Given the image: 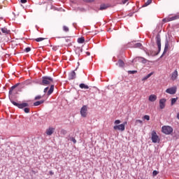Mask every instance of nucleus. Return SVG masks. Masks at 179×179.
I'll use <instances>...</instances> for the list:
<instances>
[{"label": "nucleus", "instance_id": "f257e3e1", "mask_svg": "<svg viewBox=\"0 0 179 179\" xmlns=\"http://www.w3.org/2000/svg\"><path fill=\"white\" fill-rule=\"evenodd\" d=\"M156 43L158 47V51H154L153 50H150V54L152 57H156V55H159L160 51H162V38H160V34H157L156 36Z\"/></svg>", "mask_w": 179, "mask_h": 179}, {"label": "nucleus", "instance_id": "f03ea898", "mask_svg": "<svg viewBox=\"0 0 179 179\" xmlns=\"http://www.w3.org/2000/svg\"><path fill=\"white\" fill-rule=\"evenodd\" d=\"M10 102L12 103V104H13V106H15V107H18V108H21V109L24 108V113H30V108H26V107H29V103H18L11 99H10Z\"/></svg>", "mask_w": 179, "mask_h": 179}, {"label": "nucleus", "instance_id": "7ed1b4c3", "mask_svg": "<svg viewBox=\"0 0 179 179\" xmlns=\"http://www.w3.org/2000/svg\"><path fill=\"white\" fill-rule=\"evenodd\" d=\"M52 82H54V79H52V78L50 76H43L42 81L38 83L42 86H48V85H50Z\"/></svg>", "mask_w": 179, "mask_h": 179}, {"label": "nucleus", "instance_id": "20e7f679", "mask_svg": "<svg viewBox=\"0 0 179 179\" xmlns=\"http://www.w3.org/2000/svg\"><path fill=\"white\" fill-rule=\"evenodd\" d=\"M162 131L163 134H165V135H170L173 133V127L170 126H163Z\"/></svg>", "mask_w": 179, "mask_h": 179}, {"label": "nucleus", "instance_id": "39448f33", "mask_svg": "<svg viewBox=\"0 0 179 179\" xmlns=\"http://www.w3.org/2000/svg\"><path fill=\"white\" fill-rule=\"evenodd\" d=\"M81 116L84 118L87 115V106H83L80 109Z\"/></svg>", "mask_w": 179, "mask_h": 179}, {"label": "nucleus", "instance_id": "423d86ee", "mask_svg": "<svg viewBox=\"0 0 179 179\" xmlns=\"http://www.w3.org/2000/svg\"><path fill=\"white\" fill-rule=\"evenodd\" d=\"M151 139H152L153 143H157V142L159 141V136H157V133H156V131H153L152 132Z\"/></svg>", "mask_w": 179, "mask_h": 179}, {"label": "nucleus", "instance_id": "0eeeda50", "mask_svg": "<svg viewBox=\"0 0 179 179\" xmlns=\"http://www.w3.org/2000/svg\"><path fill=\"white\" fill-rule=\"evenodd\" d=\"M113 129H115V131H125V124H119V125H115L113 127Z\"/></svg>", "mask_w": 179, "mask_h": 179}, {"label": "nucleus", "instance_id": "6e6552de", "mask_svg": "<svg viewBox=\"0 0 179 179\" xmlns=\"http://www.w3.org/2000/svg\"><path fill=\"white\" fill-rule=\"evenodd\" d=\"M176 92H177V87H176L168 88L166 90V92L169 93V94H176Z\"/></svg>", "mask_w": 179, "mask_h": 179}, {"label": "nucleus", "instance_id": "1a4fd4ad", "mask_svg": "<svg viewBox=\"0 0 179 179\" xmlns=\"http://www.w3.org/2000/svg\"><path fill=\"white\" fill-rule=\"evenodd\" d=\"M169 47H170V44H169V40L166 39L164 50L160 58H163V56L164 55V54L167 52V50H169Z\"/></svg>", "mask_w": 179, "mask_h": 179}, {"label": "nucleus", "instance_id": "9d476101", "mask_svg": "<svg viewBox=\"0 0 179 179\" xmlns=\"http://www.w3.org/2000/svg\"><path fill=\"white\" fill-rule=\"evenodd\" d=\"M73 79H76V73L75 71L69 73V80H73Z\"/></svg>", "mask_w": 179, "mask_h": 179}, {"label": "nucleus", "instance_id": "9b49d317", "mask_svg": "<svg viewBox=\"0 0 179 179\" xmlns=\"http://www.w3.org/2000/svg\"><path fill=\"white\" fill-rule=\"evenodd\" d=\"M166 99H162L159 100V108H161V110H163V108L166 107Z\"/></svg>", "mask_w": 179, "mask_h": 179}, {"label": "nucleus", "instance_id": "f8f14e48", "mask_svg": "<svg viewBox=\"0 0 179 179\" xmlns=\"http://www.w3.org/2000/svg\"><path fill=\"white\" fill-rule=\"evenodd\" d=\"M17 86H19V83L15 84V85L12 86L10 88V90H9V92H8L10 101V100H12V99H10V94H12L13 92L14 91L15 87H17Z\"/></svg>", "mask_w": 179, "mask_h": 179}, {"label": "nucleus", "instance_id": "ddd939ff", "mask_svg": "<svg viewBox=\"0 0 179 179\" xmlns=\"http://www.w3.org/2000/svg\"><path fill=\"white\" fill-rule=\"evenodd\" d=\"M178 76V71H177V70H175L171 73V80H176V79H177Z\"/></svg>", "mask_w": 179, "mask_h": 179}, {"label": "nucleus", "instance_id": "4468645a", "mask_svg": "<svg viewBox=\"0 0 179 179\" xmlns=\"http://www.w3.org/2000/svg\"><path fill=\"white\" fill-rule=\"evenodd\" d=\"M54 131H55V129L50 127L46 130V135H48L50 136V135L54 134Z\"/></svg>", "mask_w": 179, "mask_h": 179}, {"label": "nucleus", "instance_id": "2eb2a0df", "mask_svg": "<svg viewBox=\"0 0 179 179\" xmlns=\"http://www.w3.org/2000/svg\"><path fill=\"white\" fill-rule=\"evenodd\" d=\"M109 6H110L108 4H101L99 10H106V9H107V8H108Z\"/></svg>", "mask_w": 179, "mask_h": 179}, {"label": "nucleus", "instance_id": "dca6fc26", "mask_svg": "<svg viewBox=\"0 0 179 179\" xmlns=\"http://www.w3.org/2000/svg\"><path fill=\"white\" fill-rule=\"evenodd\" d=\"M54 92V85H52L50 87V90L47 92L48 96H51L52 93Z\"/></svg>", "mask_w": 179, "mask_h": 179}, {"label": "nucleus", "instance_id": "f3484780", "mask_svg": "<svg viewBox=\"0 0 179 179\" xmlns=\"http://www.w3.org/2000/svg\"><path fill=\"white\" fill-rule=\"evenodd\" d=\"M116 65H119L120 68H123L125 64L124 63V61L119 59L117 63H116Z\"/></svg>", "mask_w": 179, "mask_h": 179}, {"label": "nucleus", "instance_id": "a211bd4d", "mask_svg": "<svg viewBox=\"0 0 179 179\" xmlns=\"http://www.w3.org/2000/svg\"><path fill=\"white\" fill-rule=\"evenodd\" d=\"M157 99V96L155 94H152L149 96V101H156V99Z\"/></svg>", "mask_w": 179, "mask_h": 179}, {"label": "nucleus", "instance_id": "6ab92c4d", "mask_svg": "<svg viewBox=\"0 0 179 179\" xmlns=\"http://www.w3.org/2000/svg\"><path fill=\"white\" fill-rule=\"evenodd\" d=\"M179 18V16L178 15H175L173 17H169L168 18V22H171L173 20H177V19Z\"/></svg>", "mask_w": 179, "mask_h": 179}, {"label": "nucleus", "instance_id": "aec40b11", "mask_svg": "<svg viewBox=\"0 0 179 179\" xmlns=\"http://www.w3.org/2000/svg\"><path fill=\"white\" fill-rule=\"evenodd\" d=\"M43 103H44V100L37 101L35 103H34V106L35 107H37V106H40L41 104H43Z\"/></svg>", "mask_w": 179, "mask_h": 179}, {"label": "nucleus", "instance_id": "412c9836", "mask_svg": "<svg viewBox=\"0 0 179 179\" xmlns=\"http://www.w3.org/2000/svg\"><path fill=\"white\" fill-rule=\"evenodd\" d=\"M78 43H79V44H83V43H85V38L83 37L78 38Z\"/></svg>", "mask_w": 179, "mask_h": 179}, {"label": "nucleus", "instance_id": "4be33fe9", "mask_svg": "<svg viewBox=\"0 0 179 179\" xmlns=\"http://www.w3.org/2000/svg\"><path fill=\"white\" fill-rule=\"evenodd\" d=\"M79 87H80V89H89V87L85 83L80 84Z\"/></svg>", "mask_w": 179, "mask_h": 179}, {"label": "nucleus", "instance_id": "5701e85b", "mask_svg": "<svg viewBox=\"0 0 179 179\" xmlns=\"http://www.w3.org/2000/svg\"><path fill=\"white\" fill-rule=\"evenodd\" d=\"M1 31L2 33H4V34H9V30L5 27L1 28Z\"/></svg>", "mask_w": 179, "mask_h": 179}, {"label": "nucleus", "instance_id": "b1692460", "mask_svg": "<svg viewBox=\"0 0 179 179\" xmlns=\"http://www.w3.org/2000/svg\"><path fill=\"white\" fill-rule=\"evenodd\" d=\"M152 75H153V73H150L149 74H148L146 76H145L142 80H147V79H149V78H150V76H152Z\"/></svg>", "mask_w": 179, "mask_h": 179}, {"label": "nucleus", "instance_id": "393cba45", "mask_svg": "<svg viewBox=\"0 0 179 179\" xmlns=\"http://www.w3.org/2000/svg\"><path fill=\"white\" fill-rule=\"evenodd\" d=\"M134 48H142V43H137L136 44H134Z\"/></svg>", "mask_w": 179, "mask_h": 179}, {"label": "nucleus", "instance_id": "a878e982", "mask_svg": "<svg viewBox=\"0 0 179 179\" xmlns=\"http://www.w3.org/2000/svg\"><path fill=\"white\" fill-rule=\"evenodd\" d=\"M176 103H177V98H172L171 105L174 106V104H176Z\"/></svg>", "mask_w": 179, "mask_h": 179}, {"label": "nucleus", "instance_id": "bb28decb", "mask_svg": "<svg viewBox=\"0 0 179 179\" xmlns=\"http://www.w3.org/2000/svg\"><path fill=\"white\" fill-rule=\"evenodd\" d=\"M150 3H152V0H148L147 2L145 3L143 6H149V5H150Z\"/></svg>", "mask_w": 179, "mask_h": 179}, {"label": "nucleus", "instance_id": "cd10ccee", "mask_svg": "<svg viewBox=\"0 0 179 179\" xmlns=\"http://www.w3.org/2000/svg\"><path fill=\"white\" fill-rule=\"evenodd\" d=\"M63 30L64 31H65L66 33H68V31H69V28L66 26H64L63 27Z\"/></svg>", "mask_w": 179, "mask_h": 179}, {"label": "nucleus", "instance_id": "c85d7f7f", "mask_svg": "<svg viewBox=\"0 0 179 179\" xmlns=\"http://www.w3.org/2000/svg\"><path fill=\"white\" fill-rule=\"evenodd\" d=\"M69 141H71L73 143H76V139H75L73 137H69Z\"/></svg>", "mask_w": 179, "mask_h": 179}, {"label": "nucleus", "instance_id": "c756f323", "mask_svg": "<svg viewBox=\"0 0 179 179\" xmlns=\"http://www.w3.org/2000/svg\"><path fill=\"white\" fill-rule=\"evenodd\" d=\"M141 59L142 64H146V62H148V59H146L143 57H141Z\"/></svg>", "mask_w": 179, "mask_h": 179}, {"label": "nucleus", "instance_id": "7c9ffc66", "mask_svg": "<svg viewBox=\"0 0 179 179\" xmlns=\"http://www.w3.org/2000/svg\"><path fill=\"white\" fill-rule=\"evenodd\" d=\"M137 72H138L137 71H129L128 73L129 75H134V74L136 73Z\"/></svg>", "mask_w": 179, "mask_h": 179}, {"label": "nucleus", "instance_id": "2f4dec72", "mask_svg": "<svg viewBox=\"0 0 179 179\" xmlns=\"http://www.w3.org/2000/svg\"><path fill=\"white\" fill-rule=\"evenodd\" d=\"M43 40H45V38H38L35 39V41L40 43V41H43Z\"/></svg>", "mask_w": 179, "mask_h": 179}, {"label": "nucleus", "instance_id": "473e14b6", "mask_svg": "<svg viewBox=\"0 0 179 179\" xmlns=\"http://www.w3.org/2000/svg\"><path fill=\"white\" fill-rule=\"evenodd\" d=\"M25 52H30L31 51V48L28 47L24 49Z\"/></svg>", "mask_w": 179, "mask_h": 179}, {"label": "nucleus", "instance_id": "72a5a7b5", "mask_svg": "<svg viewBox=\"0 0 179 179\" xmlns=\"http://www.w3.org/2000/svg\"><path fill=\"white\" fill-rule=\"evenodd\" d=\"M144 120L149 121V120H150V117L148 115H144Z\"/></svg>", "mask_w": 179, "mask_h": 179}, {"label": "nucleus", "instance_id": "f704fd0d", "mask_svg": "<svg viewBox=\"0 0 179 179\" xmlns=\"http://www.w3.org/2000/svg\"><path fill=\"white\" fill-rule=\"evenodd\" d=\"M157 174H159V172L157 171H153L152 172V175L155 176H156Z\"/></svg>", "mask_w": 179, "mask_h": 179}, {"label": "nucleus", "instance_id": "c9c22d12", "mask_svg": "<svg viewBox=\"0 0 179 179\" xmlns=\"http://www.w3.org/2000/svg\"><path fill=\"white\" fill-rule=\"evenodd\" d=\"M41 99V95H38L35 97L34 100H40Z\"/></svg>", "mask_w": 179, "mask_h": 179}, {"label": "nucleus", "instance_id": "e433bc0d", "mask_svg": "<svg viewBox=\"0 0 179 179\" xmlns=\"http://www.w3.org/2000/svg\"><path fill=\"white\" fill-rule=\"evenodd\" d=\"M78 10H80V12H86V9H85L83 8H78Z\"/></svg>", "mask_w": 179, "mask_h": 179}, {"label": "nucleus", "instance_id": "4c0bfd02", "mask_svg": "<svg viewBox=\"0 0 179 179\" xmlns=\"http://www.w3.org/2000/svg\"><path fill=\"white\" fill-rule=\"evenodd\" d=\"M115 124H116V125H117L118 124H121V120H115Z\"/></svg>", "mask_w": 179, "mask_h": 179}, {"label": "nucleus", "instance_id": "58836bf2", "mask_svg": "<svg viewBox=\"0 0 179 179\" xmlns=\"http://www.w3.org/2000/svg\"><path fill=\"white\" fill-rule=\"evenodd\" d=\"M48 89H50L48 87H45L43 90V92L47 93V92H48Z\"/></svg>", "mask_w": 179, "mask_h": 179}, {"label": "nucleus", "instance_id": "ea45409f", "mask_svg": "<svg viewBox=\"0 0 179 179\" xmlns=\"http://www.w3.org/2000/svg\"><path fill=\"white\" fill-rule=\"evenodd\" d=\"M21 3H26L27 2V0H20Z\"/></svg>", "mask_w": 179, "mask_h": 179}, {"label": "nucleus", "instance_id": "a19ab883", "mask_svg": "<svg viewBox=\"0 0 179 179\" xmlns=\"http://www.w3.org/2000/svg\"><path fill=\"white\" fill-rule=\"evenodd\" d=\"M129 0H123L122 1V3L124 4V5H125V3H127V2H128Z\"/></svg>", "mask_w": 179, "mask_h": 179}, {"label": "nucleus", "instance_id": "79ce46f5", "mask_svg": "<svg viewBox=\"0 0 179 179\" xmlns=\"http://www.w3.org/2000/svg\"><path fill=\"white\" fill-rule=\"evenodd\" d=\"M162 22H169V18H164V19L162 20Z\"/></svg>", "mask_w": 179, "mask_h": 179}, {"label": "nucleus", "instance_id": "37998d69", "mask_svg": "<svg viewBox=\"0 0 179 179\" xmlns=\"http://www.w3.org/2000/svg\"><path fill=\"white\" fill-rule=\"evenodd\" d=\"M62 133H63L64 135H65L66 134V131L63 129L62 130Z\"/></svg>", "mask_w": 179, "mask_h": 179}, {"label": "nucleus", "instance_id": "c03bdc74", "mask_svg": "<svg viewBox=\"0 0 179 179\" xmlns=\"http://www.w3.org/2000/svg\"><path fill=\"white\" fill-rule=\"evenodd\" d=\"M136 122H139V124H142V120H136Z\"/></svg>", "mask_w": 179, "mask_h": 179}, {"label": "nucleus", "instance_id": "a18cd8bd", "mask_svg": "<svg viewBox=\"0 0 179 179\" xmlns=\"http://www.w3.org/2000/svg\"><path fill=\"white\" fill-rule=\"evenodd\" d=\"M92 2H94V0H90L88 1V3H92Z\"/></svg>", "mask_w": 179, "mask_h": 179}, {"label": "nucleus", "instance_id": "49530a36", "mask_svg": "<svg viewBox=\"0 0 179 179\" xmlns=\"http://www.w3.org/2000/svg\"><path fill=\"white\" fill-rule=\"evenodd\" d=\"M84 2H87V3H89V1L90 0H83Z\"/></svg>", "mask_w": 179, "mask_h": 179}, {"label": "nucleus", "instance_id": "de8ad7c7", "mask_svg": "<svg viewBox=\"0 0 179 179\" xmlns=\"http://www.w3.org/2000/svg\"><path fill=\"white\" fill-rule=\"evenodd\" d=\"M86 54L87 55H90V52H87Z\"/></svg>", "mask_w": 179, "mask_h": 179}, {"label": "nucleus", "instance_id": "09e8293b", "mask_svg": "<svg viewBox=\"0 0 179 179\" xmlns=\"http://www.w3.org/2000/svg\"><path fill=\"white\" fill-rule=\"evenodd\" d=\"M177 118L179 120V113L177 114Z\"/></svg>", "mask_w": 179, "mask_h": 179}, {"label": "nucleus", "instance_id": "8fccbe9b", "mask_svg": "<svg viewBox=\"0 0 179 179\" xmlns=\"http://www.w3.org/2000/svg\"><path fill=\"white\" fill-rule=\"evenodd\" d=\"M66 43H68L69 41V39H65Z\"/></svg>", "mask_w": 179, "mask_h": 179}, {"label": "nucleus", "instance_id": "3c124183", "mask_svg": "<svg viewBox=\"0 0 179 179\" xmlns=\"http://www.w3.org/2000/svg\"><path fill=\"white\" fill-rule=\"evenodd\" d=\"M80 52H83V49H80Z\"/></svg>", "mask_w": 179, "mask_h": 179}, {"label": "nucleus", "instance_id": "603ef678", "mask_svg": "<svg viewBox=\"0 0 179 179\" xmlns=\"http://www.w3.org/2000/svg\"><path fill=\"white\" fill-rule=\"evenodd\" d=\"M147 54H148V55H149V53L147 52Z\"/></svg>", "mask_w": 179, "mask_h": 179}, {"label": "nucleus", "instance_id": "864d4df0", "mask_svg": "<svg viewBox=\"0 0 179 179\" xmlns=\"http://www.w3.org/2000/svg\"><path fill=\"white\" fill-rule=\"evenodd\" d=\"M0 34H1V31H0Z\"/></svg>", "mask_w": 179, "mask_h": 179}]
</instances>
